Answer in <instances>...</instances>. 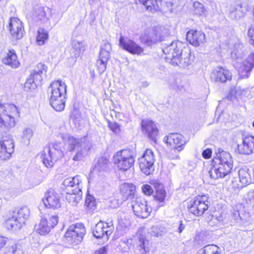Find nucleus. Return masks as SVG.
<instances>
[{"label":"nucleus","mask_w":254,"mask_h":254,"mask_svg":"<svg viewBox=\"0 0 254 254\" xmlns=\"http://www.w3.org/2000/svg\"><path fill=\"white\" fill-rule=\"evenodd\" d=\"M213 163L208 173L210 178L214 179L224 178L230 172L233 166L231 154L225 151L217 154L213 159Z\"/></svg>","instance_id":"obj_1"},{"label":"nucleus","mask_w":254,"mask_h":254,"mask_svg":"<svg viewBox=\"0 0 254 254\" xmlns=\"http://www.w3.org/2000/svg\"><path fill=\"white\" fill-rule=\"evenodd\" d=\"M244 53L241 48H236L231 52V57L235 60L234 64L238 69L239 75L242 78H248L250 72L254 67V53L251 54L249 56L242 61Z\"/></svg>","instance_id":"obj_2"},{"label":"nucleus","mask_w":254,"mask_h":254,"mask_svg":"<svg viewBox=\"0 0 254 254\" xmlns=\"http://www.w3.org/2000/svg\"><path fill=\"white\" fill-rule=\"evenodd\" d=\"M50 88V104L56 111L61 112L65 107L66 85L64 82L58 80L51 84Z\"/></svg>","instance_id":"obj_3"},{"label":"nucleus","mask_w":254,"mask_h":254,"mask_svg":"<svg viewBox=\"0 0 254 254\" xmlns=\"http://www.w3.org/2000/svg\"><path fill=\"white\" fill-rule=\"evenodd\" d=\"M19 111L14 104L0 102V131H3L15 125V118L19 116Z\"/></svg>","instance_id":"obj_4"},{"label":"nucleus","mask_w":254,"mask_h":254,"mask_svg":"<svg viewBox=\"0 0 254 254\" xmlns=\"http://www.w3.org/2000/svg\"><path fill=\"white\" fill-rule=\"evenodd\" d=\"M63 185L67 193L66 199L69 202L73 204L77 202L80 198V193L82 189V182L80 177L77 175L74 177H69L64 179Z\"/></svg>","instance_id":"obj_5"},{"label":"nucleus","mask_w":254,"mask_h":254,"mask_svg":"<svg viewBox=\"0 0 254 254\" xmlns=\"http://www.w3.org/2000/svg\"><path fill=\"white\" fill-rule=\"evenodd\" d=\"M64 156L61 144L55 143L50 144L44 148L41 152V158L45 166L47 168H51L56 161Z\"/></svg>","instance_id":"obj_6"},{"label":"nucleus","mask_w":254,"mask_h":254,"mask_svg":"<svg viewBox=\"0 0 254 254\" xmlns=\"http://www.w3.org/2000/svg\"><path fill=\"white\" fill-rule=\"evenodd\" d=\"M29 215L30 211L27 206H23L13 211L11 216L6 221L7 228L14 230L21 229Z\"/></svg>","instance_id":"obj_7"},{"label":"nucleus","mask_w":254,"mask_h":254,"mask_svg":"<svg viewBox=\"0 0 254 254\" xmlns=\"http://www.w3.org/2000/svg\"><path fill=\"white\" fill-rule=\"evenodd\" d=\"M114 163L121 171H126L133 165L135 159L131 152L128 150L119 151L114 156Z\"/></svg>","instance_id":"obj_8"},{"label":"nucleus","mask_w":254,"mask_h":254,"mask_svg":"<svg viewBox=\"0 0 254 254\" xmlns=\"http://www.w3.org/2000/svg\"><path fill=\"white\" fill-rule=\"evenodd\" d=\"M85 233L86 230L82 224L71 225L64 235L65 241L69 245H77L81 242Z\"/></svg>","instance_id":"obj_9"},{"label":"nucleus","mask_w":254,"mask_h":254,"mask_svg":"<svg viewBox=\"0 0 254 254\" xmlns=\"http://www.w3.org/2000/svg\"><path fill=\"white\" fill-rule=\"evenodd\" d=\"M165 31L166 30L162 27L149 28L141 35L140 40L148 46L152 45L164 40Z\"/></svg>","instance_id":"obj_10"},{"label":"nucleus","mask_w":254,"mask_h":254,"mask_svg":"<svg viewBox=\"0 0 254 254\" xmlns=\"http://www.w3.org/2000/svg\"><path fill=\"white\" fill-rule=\"evenodd\" d=\"M47 67L44 64L39 63L35 68L31 71L28 78L24 84V88L26 90L35 89L37 84L42 80V75L47 71Z\"/></svg>","instance_id":"obj_11"},{"label":"nucleus","mask_w":254,"mask_h":254,"mask_svg":"<svg viewBox=\"0 0 254 254\" xmlns=\"http://www.w3.org/2000/svg\"><path fill=\"white\" fill-rule=\"evenodd\" d=\"M138 161L141 171L146 175H149L154 171L155 157L151 149H147Z\"/></svg>","instance_id":"obj_12"},{"label":"nucleus","mask_w":254,"mask_h":254,"mask_svg":"<svg viewBox=\"0 0 254 254\" xmlns=\"http://www.w3.org/2000/svg\"><path fill=\"white\" fill-rule=\"evenodd\" d=\"M206 195H198L188 205L189 211L196 216L202 215L208 208L209 202Z\"/></svg>","instance_id":"obj_13"},{"label":"nucleus","mask_w":254,"mask_h":254,"mask_svg":"<svg viewBox=\"0 0 254 254\" xmlns=\"http://www.w3.org/2000/svg\"><path fill=\"white\" fill-rule=\"evenodd\" d=\"M179 55L176 56V58L173 60V62H170L171 64L178 65L182 68H186L190 65L192 63L193 57L187 44L179 53Z\"/></svg>","instance_id":"obj_14"},{"label":"nucleus","mask_w":254,"mask_h":254,"mask_svg":"<svg viewBox=\"0 0 254 254\" xmlns=\"http://www.w3.org/2000/svg\"><path fill=\"white\" fill-rule=\"evenodd\" d=\"M112 46L110 43L105 41L101 47L99 59L97 62L98 70L100 73H103L107 67V62L110 58Z\"/></svg>","instance_id":"obj_15"},{"label":"nucleus","mask_w":254,"mask_h":254,"mask_svg":"<svg viewBox=\"0 0 254 254\" xmlns=\"http://www.w3.org/2000/svg\"><path fill=\"white\" fill-rule=\"evenodd\" d=\"M114 229V226L112 220H108L107 222L100 221L95 225L93 233L97 238L105 237L108 239L109 236L112 234Z\"/></svg>","instance_id":"obj_16"},{"label":"nucleus","mask_w":254,"mask_h":254,"mask_svg":"<svg viewBox=\"0 0 254 254\" xmlns=\"http://www.w3.org/2000/svg\"><path fill=\"white\" fill-rule=\"evenodd\" d=\"M186 45V43L180 41H173L169 44H164L163 47V52L165 55H167L166 59L170 60V62H173V60L176 58V56L179 55V53Z\"/></svg>","instance_id":"obj_17"},{"label":"nucleus","mask_w":254,"mask_h":254,"mask_svg":"<svg viewBox=\"0 0 254 254\" xmlns=\"http://www.w3.org/2000/svg\"><path fill=\"white\" fill-rule=\"evenodd\" d=\"M132 208L134 214L142 218L147 217L152 211L146 201L141 198H137L132 201Z\"/></svg>","instance_id":"obj_18"},{"label":"nucleus","mask_w":254,"mask_h":254,"mask_svg":"<svg viewBox=\"0 0 254 254\" xmlns=\"http://www.w3.org/2000/svg\"><path fill=\"white\" fill-rule=\"evenodd\" d=\"M42 200L47 208L58 209L61 206L60 194L53 189H50L45 193Z\"/></svg>","instance_id":"obj_19"},{"label":"nucleus","mask_w":254,"mask_h":254,"mask_svg":"<svg viewBox=\"0 0 254 254\" xmlns=\"http://www.w3.org/2000/svg\"><path fill=\"white\" fill-rule=\"evenodd\" d=\"M163 141L167 145L174 146L173 151H182L186 143L184 137L181 134L171 133L164 137Z\"/></svg>","instance_id":"obj_20"},{"label":"nucleus","mask_w":254,"mask_h":254,"mask_svg":"<svg viewBox=\"0 0 254 254\" xmlns=\"http://www.w3.org/2000/svg\"><path fill=\"white\" fill-rule=\"evenodd\" d=\"M13 151V140L9 136L3 137L0 140V160L9 159Z\"/></svg>","instance_id":"obj_21"},{"label":"nucleus","mask_w":254,"mask_h":254,"mask_svg":"<svg viewBox=\"0 0 254 254\" xmlns=\"http://www.w3.org/2000/svg\"><path fill=\"white\" fill-rule=\"evenodd\" d=\"M142 131L148 138L155 142L159 134L156 125L151 120L144 119L141 121Z\"/></svg>","instance_id":"obj_22"},{"label":"nucleus","mask_w":254,"mask_h":254,"mask_svg":"<svg viewBox=\"0 0 254 254\" xmlns=\"http://www.w3.org/2000/svg\"><path fill=\"white\" fill-rule=\"evenodd\" d=\"M120 46L124 50L133 55H141L143 52V49L134 41L121 36Z\"/></svg>","instance_id":"obj_23"},{"label":"nucleus","mask_w":254,"mask_h":254,"mask_svg":"<svg viewBox=\"0 0 254 254\" xmlns=\"http://www.w3.org/2000/svg\"><path fill=\"white\" fill-rule=\"evenodd\" d=\"M10 33L13 38L21 39L24 35V30L22 22L15 17L11 18L8 26Z\"/></svg>","instance_id":"obj_24"},{"label":"nucleus","mask_w":254,"mask_h":254,"mask_svg":"<svg viewBox=\"0 0 254 254\" xmlns=\"http://www.w3.org/2000/svg\"><path fill=\"white\" fill-rule=\"evenodd\" d=\"M187 40L192 45L198 47L205 41V35L200 31L190 30L187 33Z\"/></svg>","instance_id":"obj_25"},{"label":"nucleus","mask_w":254,"mask_h":254,"mask_svg":"<svg viewBox=\"0 0 254 254\" xmlns=\"http://www.w3.org/2000/svg\"><path fill=\"white\" fill-rule=\"evenodd\" d=\"M232 75L226 68L222 67H217L211 74V78L216 82L224 83L231 79Z\"/></svg>","instance_id":"obj_26"},{"label":"nucleus","mask_w":254,"mask_h":254,"mask_svg":"<svg viewBox=\"0 0 254 254\" xmlns=\"http://www.w3.org/2000/svg\"><path fill=\"white\" fill-rule=\"evenodd\" d=\"M237 148L240 153L250 154L254 149V137L250 135L245 136L242 143L238 144Z\"/></svg>","instance_id":"obj_27"},{"label":"nucleus","mask_w":254,"mask_h":254,"mask_svg":"<svg viewBox=\"0 0 254 254\" xmlns=\"http://www.w3.org/2000/svg\"><path fill=\"white\" fill-rule=\"evenodd\" d=\"M63 140L65 148L69 151H75L83 147L85 143L83 138H75L72 136H65Z\"/></svg>","instance_id":"obj_28"},{"label":"nucleus","mask_w":254,"mask_h":254,"mask_svg":"<svg viewBox=\"0 0 254 254\" xmlns=\"http://www.w3.org/2000/svg\"><path fill=\"white\" fill-rule=\"evenodd\" d=\"M2 62L12 68H17L20 65V62L14 50L9 51L5 57L2 59Z\"/></svg>","instance_id":"obj_29"},{"label":"nucleus","mask_w":254,"mask_h":254,"mask_svg":"<svg viewBox=\"0 0 254 254\" xmlns=\"http://www.w3.org/2000/svg\"><path fill=\"white\" fill-rule=\"evenodd\" d=\"M71 45L72 47L70 51V55L72 57L76 58L85 50V44L83 41L73 40Z\"/></svg>","instance_id":"obj_30"},{"label":"nucleus","mask_w":254,"mask_h":254,"mask_svg":"<svg viewBox=\"0 0 254 254\" xmlns=\"http://www.w3.org/2000/svg\"><path fill=\"white\" fill-rule=\"evenodd\" d=\"M135 186L132 184L124 183L121 186V192L126 199H131L134 195Z\"/></svg>","instance_id":"obj_31"},{"label":"nucleus","mask_w":254,"mask_h":254,"mask_svg":"<svg viewBox=\"0 0 254 254\" xmlns=\"http://www.w3.org/2000/svg\"><path fill=\"white\" fill-rule=\"evenodd\" d=\"M51 228V226L49 225L48 220L44 218H42L39 224L35 226L36 231L42 235L48 234Z\"/></svg>","instance_id":"obj_32"},{"label":"nucleus","mask_w":254,"mask_h":254,"mask_svg":"<svg viewBox=\"0 0 254 254\" xmlns=\"http://www.w3.org/2000/svg\"><path fill=\"white\" fill-rule=\"evenodd\" d=\"M161 6L160 10L166 13L173 12L178 6L176 0H171L170 1L163 0L161 1Z\"/></svg>","instance_id":"obj_33"},{"label":"nucleus","mask_w":254,"mask_h":254,"mask_svg":"<svg viewBox=\"0 0 254 254\" xmlns=\"http://www.w3.org/2000/svg\"><path fill=\"white\" fill-rule=\"evenodd\" d=\"M242 8L241 4L236 3L232 2L227 6V11L230 14L233 18H237L240 17V13L241 11L240 8Z\"/></svg>","instance_id":"obj_34"},{"label":"nucleus","mask_w":254,"mask_h":254,"mask_svg":"<svg viewBox=\"0 0 254 254\" xmlns=\"http://www.w3.org/2000/svg\"><path fill=\"white\" fill-rule=\"evenodd\" d=\"M142 4L146 7L147 10L154 13L160 10L157 0H140Z\"/></svg>","instance_id":"obj_35"},{"label":"nucleus","mask_w":254,"mask_h":254,"mask_svg":"<svg viewBox=\"0 0 254 254\" xmlns=\"http://www.w3.org/2000/svg\"><path fill=\"white\" fill-rule=\"evenodd\" d=\"M248 171L249 169L247 168H242L239 170L238 172L240 181L244 186L248 185L251 181V176Z\"/></svg>","instance_id":"obj_36"},{"label":"nucleus","mask_w":254,"mask_h":254,"mask_svg":"<svg viewBox=\"0 0 254 254\" xmlns=\"http://www.w3.org/2000/svg\"><path fill=\"white\" fill-rule=\"evenodd\" d=\"M89 148L86 146L85 143L83 146L77 149L75 155L73 157L74 161H80L83 160L88 155Z\"/></svg>","instance_id":"obj_37"},{"label":"nucleus","mask_w":254,"mask_h":254,"mask_svg":"<svg viewBox=\"0 0 254 254\" xmlns=\"http://www.w3.org/2000/svg\"><path fill=\"white\" fill-rule=\"evenodd\" d=\"M37 33L36 42L39 45H43L49 38L48 32L43 28H39Z\"/></svg>","instance_id":"obj_38"},{"label":"nucleus","mask_w":254,"mask_h":254,"mask_svg":"<svg viewBox=\"0 0 254 254\" xmlns=\"http://www.w3.org/2000/svg\"><path fill=\"white\" fill-rule=\"evenodd\" d=\"M6 254H23L22 245L19 243H14L6 248Z\"/></svg>","instance_id":"obj_39"},{"label":"nucleus","mask_w":254,"mask_h":254,"mask_svg":"<svg viewBox=\"0 0 254 254\" xmlns=\"http://www.w3.org/2000/svg\"><path fill=\"white\" fill-rule=\"evenodd\" d=\"M193 11L195 14L206 16L207 14V11L204 7L202 3L198 1L193 2Z\"/></svg>","instance_id":"obj_40"},{"label":"nucleus","mask_w":254,"mask_h":254,"mask_svg":"<svg viewBox=\"0 0 254 254\" xmlns=\"http://www.w3.org/2000/svg\"><path fill=\"white\" fill-rule=\"evenodd\" d=\"M131 239L124 238L122 239L118 246V248L121 252H127L131 246Z\"/></svg>","instance_id":"obj_41"},{"label":"nucleus","mask_w":254,"mask_h":254,"mask_svg":"<svg viewBox=\"0 0 254 254\" xmlns=\"http://www.w3.org/2000/svg\"><path fill=\"white\" fill-rule=\"evenodd\" d=\"M204 254H220V248L214 245H209L203 248Z\"/></svg>","instance_id":"obj_42"},{"label":"nucleus","mask_w":254,"mask_h":254,"mask_svg":"<svg viewBox=\"0 0 254 254\" xmlns=\"http://www.w3.org/2000/svg\"><path fill=\"white\" fill-rule=\"evenodd\" d=\"M33 135V132L31 128L29 127H26L23 129V135L22 139L23 142L26 144H28L29 140L32 138Z\"/></svg>","instance_id":"obj_43"},{"label":"nucleus","mask_w":254,"mask_h":254,"mask_svg":"<svg viewBox=\"0 0 254 254\" xmlns=\"http://www.w3.org/2000/svg\"><path fill=\"white\" fill-rule=\"evenodd\" d=\"M243 91L239 89H231L227 96L228 100L234 101L240 97Z\"/></svg>","instance_id":"obj_44"},{"label":"nucleus","mask_w":254,"mask_h":254,"mask_svg":"<svg viewBox=\"0 0 254 254\" xmlns=\"http://www.w3.org/2000/svg\"><path fill=\"white\" fill-rule=\"evenodd\" d=\"M85 206L89 210H94L96 207V202L92 196H88L85 199Z\"/></svg>","instance_id":"obj_45"},{"label":"nucleus","mask_w":254,"mask_h":254,"mask_svg":"<svg viewBox=\"0 0 254 254\" xmlns=\"http://www.w3.org/2000/svg\"><path fill=\"white\" fill-rule=\"evenodd\" d=\"M108 166V161L106 159L101 158L99 159L95 166V169L99 171H104L106 170Z\"/></svg>","instance_id":"obj_46"},{"label":"nucleus","mask_w":254,"mask_h":254,"mask_svg":"<svg viewBox=\"0 0 254 254\" xmlns=\"http://www.w3.org/2000/svg\"><path fill=\"white\" fill-rule=\"evenodd\" d=\"M166 197V192L164 189L157 190L156 198L160 202L163 201Z\"/></svg>","instance_id":"obj_47"},{"label":"nucleus","mask_w":254,"mask_h":254,"mask_svg":"<svg viewBox=\"0 0 254 254\" xmlns=\"http://www.w3.org/2000/svg\"><path fill=\"white\" fill-rule=\"evenodd\" d=\"M109 128L115 133H119L121 131L120 126L117 123H108Z\"/></svg>","instance_id":"obj_48"},{"label":"nucleus","mask_w":254,"mask_h":254,"mask_svg":"<svg viewBox=\"0 0 254 254\" xmlns=\"http://www.w3.org/2000/svg\"><path fill=\"white\" fill-rule=\"evenodd\" d=\"M150 233L154 236L159 237L161 236L163 233V231L160 230L158 226H153L150 229Z\"/></svg>","instance_id":"obj_49"},{"label":"nucleus","mask_w":254,"mask_h":254,"mask_svg":"<svg viewBox=\"0 0 254 254\" xmlns=\"http://www.w3.org/2000/svg\"><path fill=\"white\" fill-rule=\"evenodd\" d=\"M142 191L146 195H150L153 190L152 187L148 185H144L142 187Z\"/></svg>","instance_id":"obj_50"},{"label":"nucleus","mask_w":254,"mask_h":254,"mask_svg":"<svg viewBox=\"0 0 254 254\" xmlns=\"http://www.w3.org/2000/svg\"><path fill=\"white\" fill-rule=\"evenodd\" d=\"M48 222L52 228L54 227L58 223V217L57 215L50 217Z\"/></svg>","instance_id":"obj_51"},{"label":"nucleus","mask_w":254,"mask_h":254,"mask_svg":"<svg viewBox=\"0 0 254 254\" xmlns=\"http://www.w3.org/2000/svg\"><path fill=\"white\" fill-rule=\"evenodd\" d=\"M109 206L111 208H116L119 206L118 200H116L115 198H110L109 200Z\"/></svg>","instance_id":"obj_52"},{"label":"nucleus","mask_w":254,"mask_h":254,"mask_svg":"<svg viewBox=\"0 0 254 254\" xmlns=\"http://www.w3.org/2000/svg\"><path fill=\"white\" fill-rule=\"evenodd\" d=\"M248 35L250 38L251 43L254 46V26L251 27L249 29Z\"/></svg>","instance_id":"obj_53"},{"label":"nucleus","mask_w":254,"mask_h":254,"mask_svg":"<svg viewBox=\"0 0 254 254\" xmlns=\"http://www.w3.org/2000/svg\"><path fill=\"white\" fill-rule=\"evenodd\" d=\"M212 154V151L210 149H206L204 150L202 153V156L205 159H208L211 157Z\"/></svg>","instance_id":"obj_54"},{"label":"nucleus","mask_w":254,"mask_h":254,"mask_svg":"<svg viewBox=\"0 0 254 254\" xmlns=\"http://www.w3.org/2000/svg\"><path fill=\"white\" fill-rule=\"evenodd\" d=\"M7 240V238L0 236V250H1L6 245Z\"/></svg>","instance_id":"obj_55"},{"label":"nucleus","mask_w":254,"mask_h":254,"mask_svg":"<svg viewBox=\"0 0 254 254\" xmlns=\"http://www.w3.org/2000/svg\"><path fill=\"white\" fill-rule=\"evenodd\" d=\"M94 254H106V248L104 247H102L95 252Z\"/></svg>","instance_id":"obj_56"},{"label":"nucleus","mask_w":254,"mask_h":254,"mask_svg":"<svg viewBox=\"0 0 254 254\" xmlns=\"http://www.w3.org/2000/svg\"><path fill=\"white\" fill-rule=\"evenodd\" d=\"M185 228V226L183 224L182 222L181 221L179 224V226L178 229V232L179 233H181L182 232V231L184 230Z\"/></svg>","instance_id":"obj_57"},{"label":"nucleus","mask_w":254,"mask_h":254,"mask_svg":"<svg viewBox=\"0 0 254 254\" xmlns=\"http://www.w3.org/2000/svg\"><path fill=\"white\" fill-rule=\"evenodd\" d=\"M140 247L144 250V251H146V248H145V242L146 241L144 239H140Z\"/></svg>","instance_id":"obj_58"},{"label":"nucleus","mask_w":254,"mask_h":254,"mask_svg":"<svg viewBox=\"0 0 254 254\" xmlns=\"http://www.w3.org/2000/svg\"><path fill=\"white\" fill-rule=\"evenodd\" d=\"M248 195L250 199H252V198H254V191H251L249 192Z\"/></svg>","instance_id":"obj_59"},{"label":"nucleus","mask_w":254,"mask_h":254,"mask_svg":"<svg viewBox=\"0 0 254 254\" xmlns=\"http://www.w3.org/2000/svg\"><path fill=\"white\" fill-rule=\"evenodd\" d=\"M170 158L172 159H179V156L178 155H176L175 156H172L171 155H170Z\"/></svg>","instance_id":"obj_60"},{"label":"nucleus","mask_w":254,"mask_h":254,"mask_svg":"<svg viewBox=\"0 0 254 254\" xmlns=\"http://www.w3.org/2000/svg\"><path fill=\"white\" fill-rule=\"evenodd\" d=\"M234 215L236 216V220H238V217H240L239 213V212H236L234 213Z\"/></svg>","instance_id":"obj_61"},{"label":"nucleus","mask_w":254,"mask_h":254,"mask_svg":"<svg viewBox=\"0 0 254 254\" xmlns=\"http://www.w3.org/2000/svg\"><path fill=\"white\" fill-rule=\"evenodd\" d=\"M149 85V83L147 82H144L142 83V86L143 87H147Z\"/></svg>","instance_id":"obj_62"},{"label":"nucleus","mask_w":254,"mask_h":254,"mask_svg":"<svg viewBox=\"0 0 254 254\" xmlns=\"http://www.w3.org/2000/svg\"><path fill=\"white\" fill-rule=\"evenodd\" d=\"M253 126L254 127V122H253Z\"/></svg>","instance_id":"obj_63"}]
</instances>
